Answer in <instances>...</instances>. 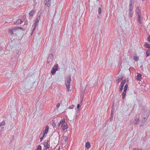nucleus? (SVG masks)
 I'll return each instance as SVG.
<instances>
[{"instance_id":"c85d7f7f","label":"nucleus","mask_w":150,"mask_h":150,"mask_svg":"<svg viewBox=\"0 0 150 150\" xmlns=\"http://www.w3.org/2000/svg\"><path fill=\"white\" fill-rule=\"evenodd\" d=\"M101 12V8H99L98 9V13L99 14H100Z\"/></svg>"},{"instance_id":"412c9836","label":"nucleus","mask_w":150,"mask_h":150,"mask_svg":"<svg viewBox=\"0 0 150 150\" xmlns=\"http://www.w3.org/2000/svg\"><path fill=\"white\" fill-rule=\"evenodd\" d=\"M133 13L132 11H129V16L130 18H131L132 16Z\"/></svg>"},{"instance_id":"cd10ccee","label":"nucleus","mask_w":150,"mask_h":150,"mask_svg":"<svg viewBox=\"0 0 150 150\" xmlns=\"http://www.w3.org/2000/svg\"><path fill=\"white\" fill-rule=\"evenodd\" d=\"M44 147H45V149H44V150H45V149H47V143L45 142L44 144Z\"/></svg>"},{"instance_id":"ddd939ff","label":"nucleus","mask_w":150,"mask_h":150,"mask_svg":"<svg viewBox=\"0 0 150 150\" xmlns=\"http://www.w3.org/2000/svg\"><path fill=\"white\" fill-rule=\"evenodd\" d=\"M142 78L141 75V74H137V79L138 80H140Z\"/></svg>"},{"instance_id":"c9c22d12","label":"nucleus","mask_w":150,"mask_h":150,"mask_svg":"<svg viewBox=\"0 0 150 150\" xmlns=\"http://www.w3.org/2000/svg\"><path fill=\"white\" fill-rule=\"evenodd\" d=\"M80 107V105L79 104H78L77 106V108H79Z\"/></svg>"},{"instance_id":"20e7f679","label":"nucleus","mask_w":150,"mask_h":150,"mask_svg":"<svg viewBox=\"0 0 150 150\" xmlns=\"http://www.w3.org/2000/svg\"><path fill=\"white\" fill-rule=\"evenodd\" d=\"M58 67V65L57 64H55L53 67L51 71L52 74H55L56 71L57 70Z\"/></svg>"},{"instance_id":"39448f33","label":"nucleus","mask_w":150,"mask_h":150,"mask_svg":"<svg viewBox=\"0 0 150 150\" xmlns=\"http://www.w3.org/2000/svg\"><path fill=\"white\" fill-rule=\"evenodd\" d=\"M149 115V114L148 112H145L142 115V117H143V119L144 120H146L148 118Z\"/></svg>"},{"instance_id":"6e6552de","label":"nucleus","mask_w":150,"mask_h":150,"mask_svg":"<svg viewBox=\"0 0 150 150\" xmlns=\"http://www.w3.org/2000/svg\"><path fill=\"white\" fill-rule=\"evenodd\" d=\"M68 140V138L66 136H64L63 137L62 141H63V143L65 144L67 142Z\"/></svg>"},{"instance_id":"5701e85b","label":"nucleus","mask_w":150,"mask_h":150,"mask_svg":"<svg viewBox=\"0 0 150 150\" xmlns=\"http://www.w3.org/2000/svg\"><path fill=\"white\" fill-rule=\"evenodd\" d=\"M51 0H47V6H50Z\"/></svg>"},{"instance_id":"2eb2a0df","label":"nucleus","mask_w":150,"mask_h":150,"mask_svg":"<svg viewBox=\"0 0 150 150\" xmlns=\"http://www.w3.org/2000/svg\"><path fill=\"white\" fill-rule=\"evenodd\" d=\"M133 8V5H132L131 4H130L129 6V11H132Z\"/></svg>"},{"instance_id":"a878e982","label":"nucleus","mask_w":150,"mask_h":150,"mask_svg":"<svg viewBox=\"0 0 150 150\" xmlns=\"http://www.w3.org/2000/svg\"><path fill=\"white\" fill-rule=\"evenodd\" d=\"M133 59L135 61H137L138 59V58L137 56H134L133 57Z\"/></svg>"},{"instance_id":"f3484780","label":"nucleus","mask_w":150,"mask_h":150,"mask_svg":"<svg viewBox=\"0 0 150 150\" xmlns=\"http://www.w3.org/2000/svg\"><path fill=\"white\" fill-rule=\"evenodd\" d=\"M5 122H1V123L0 125V127H1V128L2 129H3L4 127H1V126L4 125H5Z\"/></svg>"},{"instance_id":"4be33fe9","label":"nucleus","mask_w":150,"mask_h":150,"mask_svg":"<svg viewBox=\"0 0 150 150\" xmlns=\"http://www.w3.org/2000/svg\"><path fill=\"white\" fill-rule=\"evenodd\" d=\"M37 24H36V23H34L33 25V32L35 30L36 27L37 26Z\"/></svg>"},{"instance_id":"473e14b6","label":"nucleus","mask_w":150,"mask_h":150,"mask_svg":"<svg viewBox=\"0 0 150 150\" xmlns=\"http://www.w3.org/2000/svg\"><path fill=\"white\" fill-rule=\"evenodd\" d=\"M60 105V103H57L56 105V107L57 108H58L59 107Z\"/></svg>"},{"instance_id":"bb28decb","label":"nucleus","mask_w":150,"mask_h":150,"mask_svg":"<svg viewBox=\"0 0 150 150\" xmlns=\"http://www.w3.org/2000/svg\"><path fill=\"white\" fill-rule=\"evenodd\" d=\"M146 47L148 48H150V45L149 44H147L145 45Z\"/></svg>"},{"instance_id":"f03ea898","label":"nucleus","mask_w":150,"mask_h":150,"mask_svg":"<svg viewBox=\"0 0 150 150\" xmlns=\"http://www.w3.org/2000/svg\"><path fill=\"white\" fill-rule=\"evenodd\" d=\"M71 81V76H67L65 80V84L67 91H70V83Z\"/></svg>"},{"instance_id":"b1692460","label":"nucleus","mask_w":150,"mask_h":150,"mask_svg":"<svg viewBox=\"0 0 150 150\" xmlns=\"http://www.w3.org/2000/svg\"><path fill=\"white\" fill-rule=\"evenodd\" d=\"M127 88H128V85L127 84H126L125 85L124 90L127 91Z\"/></svg>"},{"instance_id":"f257e3e1","label":"nucleus","mask_w":150,"mask_h":150,"mask_svg":"<svg viewBox=\"0 0 150 150\" xmlns=\"http://www.w3.org/2000/svg\"><path fill=\"white\" fill-rule=\"evenodd\" d=\"M59 127L61 128L63 131L67 128V124L66 122L65 119L64 118L61 120L59 124Z\"/></svg>"},{"instance_id":"4468645a","label":"nucleus","mask_w":150,"mask_h":150,"mask_svg":"<svg viewBox=\"0 0 150 150\" xmlns=\"http://www.w3.org/2000/svg\"><path fill=\"white\" fill-rule=\"evenodd\" d=\"M22 21L20 19H18L16 21V22L15 23L16 24H21L22 23Z\"/></svg>"},{"instance_id":"f8f14e48","label":"nucleus","mask_w":150,"mask_h":150,"mask_svg":"<svg viewBox=\"0 0 150 150\" xmlns=\"http://www.w3.org/2000/svg\"><path fill=\"white\" fill-rule=\"evenodd\" d=\"M136 12L138 14V15L139 14L140 15H141V13L140 12L139 8H137L136 9Z\"/></svg>"},{"instance_id":"7ed1b4c3","label":"nucleus","mask_w":150,"mask_h":150,"mask_svg":"<svg viewBox=\"0 0 150 150\" xmlns=\"http://www.w3.org/2000/svg\"><path fill=\"white\" fill-rule=\"evenodd\" d=\"M47 134V126L45 127V130L43 132L42 134H40V142L42 140L43 138L44 137H46V134Z\"/></svg>"},{"instance_id":"58836bf2","label":"nucleus","mask_w":150,"mask_h":150,"mask_svg":"<svg viewBox=\"0 0 150 150\" xmlns=\"http://www.w3.org/2000/svg\"><path fill=\"white\" fill-rule=\"evenodd\" d=\"M48 129V128L47 127V129ZM47 131H48V130H47Z\"/></svg>"},{"instance_id":"6ab92c4d","label":"nucleus","mask_w":150,"mask_h":150,"mask_svg":"<svg viewBox=\"0 0 150 150\" xmlns=\"http://www.w3.org/2000/svg\"><path fill=\"white\" fill-rule=\"evenodd\" d=\"M126 81L125 80H123L122 82L121 83L120 86H124V84L126 82Z\"/></svg>"},{"instance_id":"aec40b11","label":"nucleus","mask_w":150,"mask_h":150,"mask_svg":"<svg viewBox=\"0 0 150 150\" xmlns=\"http://www.w3.org/2000/svg\"><path fill=\"white\" fill-rule=\"evenodd\" d=\"M146 56H149L150 54V50H148L146 52Z\"/></svg>"},{"instance_id":"9b49d317","label":"nucleus","mask_w":150,"mask_h":150,"mask_svg":"<svg viewBox=\"0 0 150 150\" xmlns=\"http://www.w3.org/2000/svg\"><path fill=\"white\" fill-rule=\"evenodd\" d=\"M141 15H140V14L138 15V21L140 23H142V20H141Z\"/></svg>"},{"instance_id":"72a5a7b5","label":"nucleus","mask_w":150,"mask_h":150,"mask_svg":"<svg viewBox=\"0 0 150 150\" xmlns=\"http://www.w3.org/2000/svg\"><path fill=\"white\" fill-rule=\"evenodd\" d=\"M44 4L46 6L47 4V0H45V1L44 2Z\"/></svg>"},{"instance_id":"2f4dec72","label":"nucleus","mask_w":150,"mask_h":150,"mask_svg":"<svg viewBox=\"0 0 150 150\" xmlns=\"http://www.w3.org/2000/svg\"><path fill=\"white\" fill-rule=\"evenodd\" d=\"M148 41L150 43V35L148 37L147 39Z\"/></svg>"},{"instance_id":"dca6fc26","label":"nucleus","mask_w":150,"mask_h":150,"mask_svg":"<svg viewBox=\"0 0 150 150\" xmlns=\"http://www.w3.org/2000/svg\"><path fill=\"white\" fill-rule=\"evenodd\" d=\"M126 91H125V90H123V93H122V98L123 99L126 95Z\"/></svg>"},{"instance_id":"0eeeda50","label":"nucleus","mask_w":150,"mask_h":150,"mask_svg":"<svg viewBox=\"0 0 150 150\" xmlns=\"http://www.w3.org/2000/svg\"><path fill=\"white\" fill-rule=\"evenodd\" d=\"M85 147L87 149H89L91 146L90 143L89 142H88L86 143L85 144Z\"/></svg>"},{"instance_id":"e433bc0d","label":"nucleus","mask_w":150,"mask_h":150,"mask_svg":"<svg viewBox=\"0 0 150 150\" xmlns=\"http://www.w3.org/2000/svg\"><path fill=\"white\" fill-rule=\"evenodd\" d=\"M46 84L45 85V84H44V85H43V87H45V86L46 87Z\"/></svg>"},{"instance_id":"c756f323","label":"nucleus","mask_w":150,"mask_h":150,"mask_svg":"<svg viewBox=\"0 0 150 150\" xmlns=\"http://www.w3.org/2000/svg\"><path fill=\"white\" fill-rule=\"evenodd\" d=\"M139 119L138 118H136L134 120V121L135 123H136L139 120Z\"/></svg>"},{"instance_id":"423d86ee","label":"nucleus","mask_w":150,"mask_h":150,"mask_svg":"<svg viewBox=\"0 0 150 150\" xmlns=\"http://www.w3.org/2000/svg\"><path fill=\"white\" fill-rule=\"evenodd\" d=\"M21 28H14L12 29H10L9 30V32L10 33V34H12L13 33V31H16V30H17V29H21Z\"/></svg>"},{"instance_id":"7c9ffc66","label":"nucleus","mask_w":150,"mask_h":150,"mask_svg":"<svg viewBox=\"0 0 150 150\" xmlns=\"http://www.w3.org/2000/svg\"><path fill=\"white\" fill-rule=\"evenodd\" d=\"M120 91H122L123 90V86H121L120 85Z\"/></svg>"},{"instance_id":"393cba45","label":"nucleus","mask_w":150,"mask_h":150,"mask_svg":"<svg viewBox=\"0 0 150 150\" xmlns=\"http://www.w3.org/2000/svg\"><path fill=\"white\" fill-rule=\"evenodd\" d=\"M36 150H41V146L40 145L38 146Z\"/></svg>"},{"instance_id":"f704fd0d","label":"nucleus","mask_w":150,"mask_h":150,"mask_svg":"<svg viewBox=\"0 0 150 150\" xmlns=\"http://www.w3.org/2000/svg\"><path fill=\"white\" fill-rule=\"evenodd\" d=\"M133 150H141L139 149H138L135 148H134Z\"/></svg>"},{"instance_id":"9d476101","label":"nucleus","mask_w":150,"mask_h":150,"mask_svg":"<svg viewBox=\"0 0 150 150\" xmlns=\"http://www.w3.org/2000/svg\"><path fill=\"white\" fill-rule=\"evenodd\" d=\"M40 19V16H37L36 17V19L35 20V22L34 23H36L37 25V23L38 21H39V20Z\"/></svg>"},{"instance_id":"a211bd4d","label":"nucleus","mask_w":150,"mask_h":150,"mask_svg":"<svg viewBox=\"0 0 150 150\" xmlns=\"http://www.w3.org/2000/svg\"><path fill=\"white\" fill-rule=\"evenodd\" d=\"M51 124L53 127L56 125V124L53 120H52L51 122Z\"/></svg>"},{"instance_id":"4c0bfd02","label":"nucleus","mask_w":150,"mask_h":150,"mask_svg":"<svg viewBox=\"0 0 150 150\" xmlns=\"http://www.w3.org/2000/svg\"><path fill=\"white\" fill-rule=\"evenodd\" d=\"M19 53L18 51V52H17V53Z\"/></svg>"},{"instance_id":"1a4fd4ad","label":"nucleus","mask_w":150,"mask_h":150,"mask_svg":"<svg viewBox=\"0 0 150 150\" xmlns=\"http://www.w3.org/2000/svg\"><path fill=\"white\" fill-rule=\"evenodd\" d=\"M35 12V10H33L31 11H30L29 13V15L30 16H33V14Z\"/></svg>"}]
</instances>
